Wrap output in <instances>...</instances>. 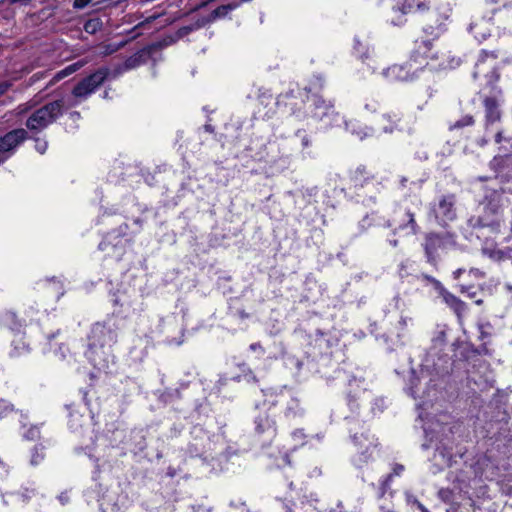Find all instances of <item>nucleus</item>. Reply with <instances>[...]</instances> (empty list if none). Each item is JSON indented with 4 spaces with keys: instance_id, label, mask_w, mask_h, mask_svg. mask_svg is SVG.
I'll return each instance as SVG.
<instances>
[{
    "instance_id": "nucleus-37",
    "label": "nucleus",
    "mask_w": 512,
    "mask_h": 512,
    "mask_svg": "<svg viewBox=\"0 0 512 512\" xmlns=\"http://www.w3.org/2000/svg\"><path fill=\"white\" fill-rule=\"evenodd\" d=\"M469 274H471L472 276H474L475 278H478V279H481L484 277V273L481 272L479 269L477 268H471L469 270Z\"/></svg>"
},
{
    "instance_id": "nucleus-20",
    "label": "nucleus",
    "mask_w": 512,
    "mask_h": 512,
    "mask_svg": "<svg viewBox=\"0 0 512 512\" xmlns=\"http://www.w3.org/2000/svg\"><path fill=\"white\" fill-rule=\"evenodd\" d=\"M83 65H84L83 61H78L76 63H73V64L65 67L64 69H62L61 71L57 72L54 75L53 79L50 81V84L52 85V84L56 83L57 81H60L63 78L67 77L68 75L76 72L78 69L83 67Z\"/></svg>"
},
{
    "instance_id": "nucleus-34",
    "label": "nucleus",
    "mask_w": 512,
    "mask_h": 512,
    "mask_svg": "<svg viewBox=\"0 0 512 512\" xmlns=\"http://www.w3.org/2000/svg\"><path fill=\"white\" fill-rule=\"evenodd\" d=\"M90 2H91V0H74L73 7L76 9H83Z\"/></svg>"
},
{
    "instance_id": "nucleus-44",
    "label": "nucleus",
    "mask_w": 512,
    "mask_h": 512,
    "mask_svg": "<svg viewBox=\"0 0 512 512\" xmlns=\"http://www.w3.org/2000/svg\"><path fill=\"white\" fill-rule=\"evenodd\" d=\"M43 76H44V73H41V74L37 73V74H34V75L30 78V81L33 83V82H35V81L39 80V79H40L41 77H43Z\"/></svg>"
},
{
    "instance_id": "nucleus-11",
    "label": "nucleus",
    "mask_w": 512,
    "mask_h": 512,
    "mask_svg": "<svg viewBox=\"0 0 512 512\" xmlns=\"http://www.w3.org/2000/svg\"><path fill=\"white\" fill-rule=\"evenodd\" d=\"M413 58L420 65H428V60L437 59V54L432 52V42L430 40H416V48L413 52Z\"/></svg>"
},
{
    "instance_id": "nucleus-8",
    "label": "nucleus",
    "mask_w": 512,
    "mask_h": 512,
    "mask_svg": "<svg viewBox=\"0 0 512 512\" xmlns=\"http://www.w3.org/2000/svg\"><path fill=\"white\" fill-rule=\"evenodd\" d=\"M393 224L398 230H408L415 235L419 232V226L415 219V212L409 207H399L395 211Z\"/></svg>"
},
{
    "instance_id": "nucleus-12",
    "label": "nucleus",
    "mask_w": 512,
    "mask_h": 512,
    "mask_svg": "<svg viewBox=\"0 0 512 512\" xmlns=\"http://www.w3.org/2000/svg\"><path fill=\"white\" fill-rule=\"evenodd\" d=\"M440 293L443 297L445 303L454 310L458 317H461L466 311L465 303L456 297L454 294L447 291L445 288L441 287Z\"/></svg>"
},
{
    "instance_id": "nucleus-50",
    "label": "nucleus",
    "mask_w": 512,
    "mask_h": 512,
    "mask_svg": "<svg viewBox=\"0 0 512 512\" xmlns=\"http://www.w3.org/2000/svg\"><path fill=\"white\" fill-rule=\"evenodd\" d=\"M475 303H476L477 305H481V304L483 303V300H482V299H478V300H476V302H475Z\"/></svg>"
},
{
    "instance_id": "nucleus-24",
    "label": "nucleus",
    "mask_w": 512,
    "mask_h": 512,
    "mask_svg": "<svg viewBox=\"0 0 512 512\" xmlns=\"http://www.w3.org/2000/svg\"><path fill=\"white\" fill-rule=\"evenodd\" d=\"M473 124H474L473 117L471 115H465L461 119L456 121L453 124L452 128H463V127H466V126H471Z\"/></svg>"
},
{
    "instance_id": "nucleus-53",
    "label": "nucleus",
    "mask_w": 512,
    "mask_h": 512,
    "mask_svg": "<svg viewBox=\"0 0 512 512\" xmlns=\"http://www.w3.org/2000/svg\"><path fill=\"white\" fill-rule=\"evenodd\" d=\"M286 512H290V511H286Z\"/></svg>"
},
{
    "instance_id": "nucleus-35",
    "label": "nucleus",
    "mask_w": 512,
    "mask_h": 512,
    "mask_svg": "<svg viewBox=\"0 0 512 512\" xmlns=\"http://www.w3.org/2000/svg\"><path fill=\"white\" fill-rule=\"evenodd\" d=\"M297 134L301 136V142L304 148H307L311 145V139L307 134L304 133L303 135H301V131H298Z\"/></svg>"
},
{
    "instance_id": "nucleus-27",
    "label": "nucleus",
    "mask_w": 512,
    "mask_h": 512,
    "mask_svg": "<svg viewBox=\"0 0 512 512\" xmlns=\"http://www.w3.org/2000/svg\"><path fill=\"white\" fill-rule=\"evenodd\" d=\"M438 497L444 502H451L453 500V491L449 488H442L438 491Z\"/></svg>"
},
{
    "instance_id": "nucleus-23",
    "label": "nucleus",
    "mask_w": 512,
    "mask_h": 512,
    "mask_svg": "<svg viewBox=\"0 0 512 512\" xmlns=\"http://www.w3.org/2000/svg\"><path fill=\"white\" fill-rule=\"evenodd\" d=\"M412 323V318L407 316H401L400 320L397 323V329H398V337H401L404 335L406 328L408 325Z\"/></svg>"
},
{
    "instance_id": "nucleus-4",
    "label": "nucleus",
    "mask_w": 512,
    "mask_h": 512,
    "mask_svg": "<svg viewBox=\"0 0 512 512\" xmlns=\"http://www.w3.org/2000/svg\"><path fill=\"white\" fill-rule=\"evenodd\" d=\"M455 195L447 194L439 198L437 203L430 204L429 216L442 227H446L456 219Z\"/></svg>"
},
{
    "instance_id": "nucleus-52",
    "label": "nucleus",
    "mask_w": 512,
    "mask_h": 512,
    "mask_svg": "<svg viewBox=\"0 0 512 512\" xmlns=\"http://www.w3.org/2000/svg\"><path fill=\"white\" fill-rule=\"evenodd\" d=\"M0 464H3L1 460H0Z\"/></svg>"
},
{
    "instance_id": "nucleus-43",
    "label": "nucleus",
    "mask_w": 512,
    "mask_h": 512,
    "mask_svg": "<svg viewBox=\"0 0 512 512\" xmlns=\"http://www.w3.org/2000/svg\"><path fill=\"white\" fill-rule=\"evenodd\" d=\"M463 272H464V269H462V268L455 270L453 272L454 279H456V280L459 279Z\"/></svg>"
},
{
    "instance_id": "nucleus-32",
    "label": "nucleus",
    "mask_w": 512,
    "mask_h": 512,
    "mask_svg": "<svg viewBox=\"0 0 512 512\" xmlns=\"http://www.w3.org/2000/svg\"><path fill=\"white\" fill-rule=\"evenodd\" d=\"M48 144L45 140H41L39 138L36 139V150L43 154L47 150Z\"/></svg>"
},
{
    "instance_id": "nucleus-29",
    "label": "nucleus",
    "mask_w": 512,
    "mask_h": 512,
    "mask_svg": "<svg viewBox=\"0 0 512 512\" xmlns=\"http://www.w3.org/2000/svg\"><path fill=\"white\" fill-rule=\"evenodd\" d=\"M140 59H141V56H139V55H134V56L129 57L124 63L125 68L132 69V68L137 67L140 64Z\"/></svg>"
},
{
    "instance_id": "nucleus-48",
    "label": "nucleus",
    "mask_w": 512,
    "mask_h": 512,
    "mask_svg": "<svg viewBox=\"0 0 512 512\" xmlns=\"http://www.w3.org/2000/svg\"><path fill=\"white\" fill-rule=\"evenodd\" d=\"M426 7L425 3H417L416 8L417 10H424Z\"/></svg>"
},
{
    "instance_id": "nucleus-33",
    "label": "nucleus",
    "mask_w": 512,
    "mask_h": 512,
    "mask_svg": "<svg viewBox=\"0 0 512 512\" xmlns=\"http://www.w3.org/2000/svg\"><path fill=\"white\" fill-rule=\"evenodd\" d=\"M487 57H491L492 59H496L497 58V54L495 53V51H482L480 56H479V62H483Z\"/></svg>"
},
{
    "instance_id": "nucleus-40",
    "label": "nucleus",
    "mask_w": 512,
    "mask_h": 512,
    "mask_svg": "<svg viewBox=\"0 0 512 512\" xmlns=\"http://www.w3.org/2000/svg\"><path fill=\"white\" fill-rule=\"evenodd\" d=\"M8 409H9V404L4 400H0V413L6 411Z\"/></svg>"
},
{
    "instance_id": "nucleus-22",
    "label": "nucleus",
    "mask_w": 512,
    "mask_h": 512,
    "mask_svg": "<svg viewBox=\"0 0 512 512\" xmlns=\"http://www.w3.org/2000/svg\"><path fill=\"white\" fill-rule=\"evenodd\" d=\"M43 446H36L32 452L31 465L36 466L44 459Z\"/></svg>"
},
{
    "instance_id": "nucleus-46",
    "label": "nucleus",
    "mask_w": 512,
    "mask_h": 512,
    "mask_svg": "<svg viewBox=\"0 0 512 512\" xmlns=\"http://www.w3.org/2000/svg\"><path fill=\"white\" fill-rule=\"evenodd\" d=\"M417 506L421 512H430L423 504L417 502Z\"/></svg>"
},
{
    "instance_id": "nucleus-28",
    "label": "nucleus",
    "mask_w": 512,
    "mask_h": 512,
    "mask_svg": "<svg viewBox=\"0 0 512 512\" xmlns=\"http://www.w3.org/2000/svg\"><path fill=\"white\" fill-rule=\"evenodd\" d=\"M24 438L27 440H36L40 436L39 428L36 426H31L27 432L23 434Z\"/></svg>"
},
{
    "instance_id": "nucleus-9",
    "label": "nucleus",
    "mask_w": 512,
    "mask_h": 512,
    "mask_svg": "<svg viewBox=\"0 0 512 512\" xmlns=\"http://www.w3.org/2000/svg\"><path fill=\"white\" fill-rule=\"evenodd\" d=\"M354 443L358 447L359 457L356 459V463L359 466L366 464L371 458L370 450L378 446L377 440L374 437H370L368 434L362 433L360 436L355 435Z\"/></svg>"
},
{
    "instance_id": "nucleus-45",
    "label": "nucleus",
    "mask_w": 512,
    "mask_h": 512,
    "mask_svg": "<svg viewBox=\"0 0 512 512\" xmlns=\"http://www.w3.org/2000/svg\"><path fill=\"white\" fill-rule=\"evenodd\" d=\"M250 349H251V350H254V351H255V350H263V349H262V346H261V344H260V343H254V344H251Z\"/></svg>"
},
{
    "instance_id": "nucleus-17",
    "label": "nucleus",
    "mask_w": 512,
    "mask_h": 512,
    "mask_svg": "<svg viewBox=\"0 0 512 512\" xmlns=\"http://www.w3.org/2000/svg\"><path fill=\"white\" fill-rule=\"evenodd\" d=\"M484 106L486 110V117L490 122H495L500 119V112L498 110L496 99L491 97L485 98Z\"/></svg>"
},
{
    "instance_id": "nucleus-6",
    "label": "nucleus",
    "mask_w": 512,
    "mask_h": 512,
    "mask_svg": "<svg viewBox=\"0 0 512 512\" xmlns=\"http://www.w3.org/2000/svg\"><path fill=\"white\" fill-rule=\"evenodd\" d=\"M109 75L107 68H100L81 80L73 89L72 94L77 98L86 99L99 88Z\"/></svg>"
},
{
    "instance_id": "nucleus-10",
    "label": "nucleus",
    "mask_w": 512,
    "mask_h": 512,
    "mask_svg": "<svg viewBox=\"0 0 512 512\" xmlns=\"http://www.w3.org/2000/svg\"><path fill=\"white\" fill-rule=\"evenodd\" d=\"M382 75L388 82H407L413 80L415 77L410 66L398 64L384 69Z\"/></svg>"
},
{
    "instance_id": "nucleus-25",
    "label": "nucleus",
    "mask_w": 512,
    "mask_h": 512,
    "mask_svg": "<svg viewBox=\"0 0 512 512\" xmlns=\"http://www.w3.org/2000/svg\"><path fill=\"white\" fill-rule=\"evenodd\" d=\"M124 46V43L120 44H107L102 47L101 55L107 56L110 54H113L114 52L118 51L120 48Z\"/></svg>"
},
{
    "instance_id": "nucleus-31",
    "label": "nucleus",
    "mask_w": 512,
    "mask_h": 512,
    "mask_svg": "<svg viewBox=\"0 0 512 512\" xmlns=\"http://www.w3.org/2000/svg\"><path fill=\"white\" fill-rule=\"evenodd\" d=\"M415 8V0H406L403 4L401 10L403 13H409L414 11Z\"/></svg>"
},
{
    "instance_id": "nucleus-7",
    "label": "nucleus",
    "mask_w": 512,
    "mask_h": 512,
    "mask_svg": "<svg viewBox=\"0 0 512 512\" xmlns=\"http://www.w3.org/2000/svg\"><path fill=\"white\" fill-rule=\"evenodd\" d=\"M27 137L28 133L23 128L14 129L0 137V164L8 159Z\"/></svg>"
},
{
    "instance_id": "nucleus-18",
    "label": "nucleus",
    "mask_w": 512,
    "mask_h": 512,
    "mask_svg": "<svg viewBox=\"0 0 512 512\" xmlns=\"http://www.w3.org/2000/svg\"><path fill=\"white\" fill-rule=\"evenodd\" d=\"M404 466L402 464H394L392 468V472L387 475V477L381 482L380 485V497H384L387 491L390 489V482L394 476H399L404 471Z\"/></svg>"
},
{
    "instance_id": "nucleus-21",
    "label": "nucleus",
    "mask_w": 512,
    "mask_h": 512,
    "mask_svg": "<svg viewBox=\"0 0 512 512\" xmlns=\"http://www.w3.org/2000/svg\"><path fill=\"white\" fill-rule=\"evenodd\" d=\"M102 28V22L99 18L89 19L84 24L85 32L89 34H95Z\"/></svg>"
},
{
    "instance_id": "nucleus-15",
    "label": "nucleus",
    "mask_w": 512,
    "mask_h": 512,
    "mask_svg": "<svg viewBox=\"0 0 512 512\" xmlns=\"http://www.w3.org/2000/svg\"><path fill=\"white\" fill-rule=\"evenodd\" d=\"M239 6V3H229L227 5H222L211 11L209 16L207 17L206 22H212L220 18H224L228 15L229 12L233 11Z\"/></svg>"
},
{
    "instance_id": "nucleus-13",
    "label": "nucleus",
    "mask_w": 512,
    "mask_h": 512,
    "mask_svg": "<svg viewBox=\"0 0 512 512\" xmlns=\"http://www.w3.org/2000/svg\"><path fill=\"white\" fill-rule=\"evenodd\" d=\"M399 122H400V117L398 115L386 113V114L382 115V117L379 121V125H380V128L385 133H392L396 130H399Z\"/></svg>"
},
{
    "instance_id": "nucleus-1",
    "label": "nucleus",
    "mask_w": 512,
    "mask_h": 512,
    "mask_svg": "<svg viewBox=\"0 0 512 512\" xmlns=\"http://www.w3.org/2000/svg\"><path fill=\"white\" fill-rule=\"evenodd\" d=\"M116 341L117 333L112 328L100 323L93 326L87 356L94 366L105 365L108 356L105 348H111Z\"/></svg>"
},
{
    "instance_id": "nucleus-38",
    "label": "nucleus",
    "mask_w": 512,
    "mask_h": 512,
    "mask_svg": "<svg viewBox=\"0 0 512 512\" xmlns=\"http://www.w3.org/2000/svg\"><path fill=\"white\" fill-rule=\"evenodd\" d=\"M379 510H380V512H394L393 506L391 503H389L388 505H381L379 507Z\"/></svg>"
},
{
    "instance_id": "nucleus-36",
    "label": "nucleus",
    "mask_w": 512,
    "mask_h": 512,
    "mask_svg": "<svg viewBox=\"0 0 512 512\" xmlns=\"http://www.w3.org/2000/svg\"><path fill=\"white\" fill-rule=\"evenodd\" d=\"M33 494H34V490L25 489V491L23 493H21L22 501L27 502Z\"/></svg>"
},
{
    "instance_id": "nucleus-26",
    "label": "nucleus",
    "mask_w": 512,
    "mask_h": 512,
    "mask_svg": "<svg viewBox=\"0 0 512 512\" xmlns=\"http://www.w3.org/2000/svg\"><path fill=\"white\" fill-rule=\"evenodd\" d=\"M34 106H35V102H33V101H28L26 103L20 104L15 109L16 115H18V116L23 115V114L27 113L28 111H30L31 109H33Z\"/></svg>"
},
{
    "instance_id": "nucleus-41",
    "label": "nucleus",
    "mask_w": 512,
    "mask_h": 512,
    "mask_svg": "<svg viewBox=\"0 0 512 512\" xmlns=\"http://www.w3.org/2000/svg\"><path fill=\"white\" fill-rule=\"evenodd\" d=\"M293 436H294L295 438H298V439H303V438H304V432H303V430H300V429L295 430V431L293 432Z\"/></svg>"
},
{
    "instance_id": "nucleus-42",
    "label": "nucleus",
    "mask_w": 512,
    "mask_h": 512,
    "mask_svg": "<svg viewBox=\"0 0 512 512\" xmlns=\"http://www.w3.org/2000/svg\"><path fill=\"white\" fill-rule=\"evenodd\" d=\"M58 498H59V500L61 501L62 504L67 503L68 500H69V497H68V495L66 493H61Z\"/></svg>"
},
{
    "instance_id": "nucleus-51",
    "label": "nucleus",
    "mask_w": 512,
    "mask_h": 512,
    "mask_svg": "<svg viewBox=\"0 0 512 512\" xmlns=\"http://www.w3.org/2000/svg\"><path fill=\"white\" fill-rule=\"evenodd\" d=\"M13 2H18V0H13ZM19 2H21V3H24V4H25L27 1H26V0H19Z\"/></svg>"
},
{
    "instance_id": "nucleus-14",
    "label": "nucleus",
    "mask_w": 512,
    "mask_h": 512,
    "mask_svg": "<svg viewBox=\"0 0 512 512\" xmlns=\"http://www.w3.org/2000/svg\"><path fill=\"white\" fill-rule=\"evenodd\" d=\"M256 430L258 433L270 432L274 434L276 431L275 421L268 415H259L256 418Z\"/></svg>"
},
{
    "instance_id": "nucleus-49",
    "label": "nucleus",
    "mask_w": 512,
    "mask_h": 512,
    "mask_svg": "<svg viewBox=\"0 0 512 512\" xmlns=\"http://www.w3.org/2000/svg\"><path fill=\"white\" fill-rule=\"evenodd\" d=\"M390 244L394 247H396L398 245V241L397 240H391L390 241Z\"/></svg>"
},
{
    "instance_id": "nucleus-5",
    "label": "nucleus",
    "mask_w": 512,
    "mask_h": 512,
    "mask_svg": "<svg viewBox=\"0 0 512 512\" xmlns=\"http://www.w3.org/2000/svg\"><path fill=\"white\" fill-rule=\"evenodd\" d=\"M306 106L311 117L320 121L326 120L325 124L327 126L335 125L340 118L339 114L334 111L333 106L318 95L308 97Z\"/></svg>"
},
{
    "instance_id": "nucleus-47",
    "label": "nucleus",
    "mask_w": 512,
    "mask_h": 512,
    "mask_svg": "<svg viewBox=\"0 0 512 512\" xmlns=\"http://www.w3.org/2000/svg\"><path fill=\"white\" fill-rule=\"evenodd\" d=\"M434 93H435L434 89H432L430 87L427 89L428 98H432L434 96Z\"/></svg>"
},
{
    "instance_id": "nucleus-39",
    "label": "nucleus",
    "mask_w": 512,
    "mask_h": 512,
    "mask_svg": "<svg viewBox=\"0 0 512 512\" xmlns=\"http://www.w3.org/2000/svg\"><path fill=\"white\" fill-rule=\"evenodd\" d=\"M10 84L8 82L0 83V96L3 95L9 89Z\"/></svg>"
},
{
    "instance_id": "nucleus-2",
    "label": "nucleus",
    "mask_w": 512,
    "mask_h": 512,
    "mask_svg": "<svg viewBox=\"0 0 512 512\" xmlns=\"http://www.w3.org/2000/svg\"><path fill=\"white\" fill-rule=\"evenodd\" d=\"M63 101L56 100L34 110L26 120L30 131H41L54 123L63 113Z\"/></svg>"
},
{
    "instance_id": "nucleus-19",
    "label": "nucleus",
    "mask_w": 512,
    "mask_h": 512,
    "mask_svg": "<svg viewBox=\"0 0 512 512\" xmlns=\"http://www.w3.org/2000/svg\"><path fill=\"white\" fill-rule=\"evenodd\" d=\"M448 18V14L445 13L441 16H439L437 11H431L429 13L428 19L431 21H434V25H430L428 29H431L429 34L437 37L439 35V32L441 30V27L444 23V21Z\"/></svg>"
},
{
    "instance_id": "nucleus-30",
    "label": "nucleus",
    "mask_w": 512,
    "mask_h": 512,
    "mask_svg": "<svg viewBox=\"0 0 512 512\" xmlns=\"http://www.w3.org/2000/svg\"><path fill=\"white\" fill-rule=\"evenodd\" d=\"M350 126H352L351 133L356 135L359 139H363L365 136H367V132L364 129H355L356 126L355 123H346L347 129H350Z\"/></svg>"
},
{
    "instance_id": "nucleus-3",
    "label": "nucleus",
    "mask_w": 512,
    "mask_h": 512,
    "mask_svg": "<svg viewBox=\"0 0 512 512\" xmlns=\"http://www.w3.org/2000/svg\"><path fill=\"white\" fill-rule=\"evenodd\" d=\"M455 235L452 233H435L430 232L424 236L422 247L425 251L427 262L436 266L439 260V251L448 247H455Z\"/></svg>"
},
{
    "instance_id": "nucleus-16",
    "label": "nucleus",
    "mask_w": 512,
    "mask_h": 512,
    "mask_svg": "<svg viewBox=\"0 0 512 512\" xmlns=\"http://www.w3.org/2000/svg\"><path fill=\"white\" fill-rule=\"evenodd\" d=\"M372 178V175L365 167L356 168L351 174V181L355 188L363 187L365 183Z\"/></svg>"
}]
</instances>
